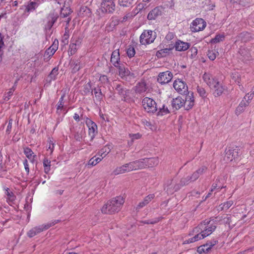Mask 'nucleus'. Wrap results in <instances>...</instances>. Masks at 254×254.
Here are the masks:
<instances>
[{
  "instance_id": "45",
  "label": "nucleus",
  "mask_w": 254,
  "mask_h": 254,
  "mask_svg": "<svg viewBox=\"0 0 254 254\" xmlns=\"http://www.w3.org/2000/svg\"><path fill=\"white\" fill-rule=\"evenodd\" d=\"M161 219V217H157L152 219L142 221L141 222L146 224H154L158 223Z\"/></svg>"
},
{
  "instance_id": "6",
  "label": "nucleus",
  "mask_w": 254,
  "mask_h": 254,
  "mask_svg": "<svg viewBox=\"0 0 254 254\" xmlns=\"http://www.w3.org/2000/svg\"><path fill=\"white\" fill-rule=\"evenodd\" d=\"M155 38L152 30H144L140 36V42L142 45L149 44L153 42Z\"/></svg>"
},
{
  "instance_id": "14",
  "label": "nucleus",
  "mask_w": 254,
  "mask_h": 254,
  "mask_svg": "<svg viewBox=\"0 0 254 254\" xmlns=\"http://www.w3.org/2000/svg\"><path fill=\"white\" fill-rule=\"evenodd\" d=\"M253 38V35L251 33L244 31L237 36L235 42L241 41L243 43H247L250 41Z\"/></svg>"
},
{
  "instance_id": "27",
  "label": "nucleus",
  "mask_w": 254,
  "mask_h": 254,
  "mask_svg": "<svg viewBox=\"0 0 254 254\" xmlns=\"http://www.w3.org/2000/svg\"><path fill=\"white\" fill-rule=\"evenodd\" d=\"M217 243L218 241L214 239L207 241L205 244L198 247L197 252L200 254L203 253H206L204 249L205 247H206L207 246H214Z\"/></svg>"
},
{
  "instance_id": "51",
  "label": "nucleus",
  "mask_w": 254,
  "mask_h": 254,
  "mask_svg": "<svg viewBox=\"0 0 254 254\" xmlns=\"http://www.w3.org/2000/svg\"><path fill=\"white\" fill-rule=\"evenodd\" d=\"M127 54L128 57H133L135 54L134 48L133 47L130 46L127 50Z\"/></svg>"
},
{
  "instance_id": "53",
  "label": "nucleus",
  "mask_w": 254,
  "mask_h": 254,
  "mask_svg": "<svg viewBox=\"0 0 254 254\" xmlns=\"http://www.w3.org/2000/svg\"><path fill=\"white\" fill-rule=\"evenodd\" d=\"M197 91L201 97L204 98L206 96V91L203 87L197 86Z\"/></svg>"
},
{
  "instance_id": "50",
  "label": "nucleus",
  "mask_w": 254,
  "mask_h": 254,
  "mask_svg": "<svg viewBox=\"0 0 254 254\" xmlns=\"http://www.w3.org/2000/svg\"><path fill=\"white\" fill-rule=\"evenodd\" d=\"M58 74V68H54L49 74L51 79H55L56 76Z\"/></svg>"
},
{
  "instance_id": "16",
  "label": "nucleus",
  "mask_w": 254,
  "mask_h": 254,
  "mask_svg": "<svg viewBox=\"0 0 254 254\" xmlns=\"http://www.w3.org/2000/svg\"><path fill=\"white\" fill-rule=\"evenodd\" d=\"M115 88L117 93L123 98L122 100L126 101L129 90L125 88L121 84H116Z\"/></svg>"
},
{
  "instance_id": "1",
  "label": "nucleus",
  "mask_w": 254,
  "mask_h": 254,
  "mask_svg": "<svg viewBox=\"0 0 254 254\" xmlns=\"http://www.w3.org/2000/svg\"><path fill=\"white\" fill-rule=\"evenodd\" d=\"M124 203L123 197L117 196L109 200L101 208L103 213L112 214L118 212Z\"/></svg>"
},
{
  "instance_id": "13",
  "label": "nucleus",
  "mask_w": 254,
  "mask_h": 254,
  "mask_svg": "<svg viewBox=\"0 0 254 254\" xmlns=\"http://www.w3.org/2000/svg\"><path fill=\"white\" fill-rule=\"evenodd\" d=\"M163 12V8L161 6H157L149 12L147 15L149 20H154L158 16H161Z\"/></svg>"
},
{
  "instance_id": "7",
  "label": "nucleus",
  "mask_w": 254,
  "mask_h": 254,
  "mask_svg": "<svg viewBox=\"0 0 254 254\" xmlns=\"http://www.w3.org/2000/svg\"><path fill=\"white\" fill-rule=\"evenodd\" d=\"M101 10L103 13H113L115 10L114 0H103L101 3Z\"/></svg>"
},
{
  "instance_id": "52",
  "label": "nucleus",
  "mask_w": 254,
  "mask_h": 254,
  "mask_svg": "<svg viewBox=\"0 0 254 254\" xmlns=\"http://www.w3.org/2000/svg\"><path fill=\"white\" fill-rule=\"evenodd\" d=\"M77 46H78L76 45V44L71 43V44L69 45V52L71 55L75 53L77 50Z\"/></svg>"
},
{
  "instance_id": "62",
  "label": "nucleus",
  "mask_w": 254,
  "mask_h": 254,
  "mask_svg": "<svg viewBox=\"0 0 254 254\" xmlns=\"http://www.w3.org/2000/svg\"><path fill=\"white\" fill-rule=\"evenodd\" d=\"M165 5L167 7L172 8L174 5V0H167L165 2Z\"/></svg>"
},
{
  "instance_id": "15",
  "label": "nucleus",
  "mask_w": 254,
  "mask_h": 254,
  "mask_svg": "<svg viewBox=\"0 0 254 254\" xmlns=\"http://www.w3.org/2000/svg\"><path fill=\"white\" fill-rule=\"evenodd\" d=\"M167 48L158 51L156 54V56L160 58L165 57L167 54L170 53V52L175 48V44L173 41L171 42L170 44L167 45Z\"/></svg>"
},
{
  "instance_id": "30",
  "label": "nucleus",
  "mask_w": 254,
  "mask_h": 254,
  "mask_svg": "<svg viewBox=\"0 0 254 254\" xmlns=\"http://www.w3.org/2000/svg\"><path fill=\"white\" fill-rule=\"evenodd\" d=\"M39 4L40 2L38 1H30L25 6V12L29 13L34 11L39 6Z\"/></svg>"
},
{
  "instance_id": "55",
  "label": "nucleus",
  "mask_w": 254,
  "mask_h": 254,
  "mask_svg": "<svg viewBox=\"0 0 254 254\" xmlns=\"http://www.w3.org/2000/svg\"><path fill=\"white\" fill-rule=\"evenodd\" d=\"M65 97V95L63 94L61 96L60 100L58 103L57 110L63 109L64 107V99Z\"/></svg>"
},
{
  "instance_id": "24",
  "label": "nucleus",
  "mask_w": 254,
  "mask_h": 254,
  "mask_svg": "<svg viewBox=\"0 0 254 254\" xmlns=\"http://www.w3.org/2000/svg\"><path fill=\"white\" fill-rule=\"evenodd\" d=\"M145 164V168L153 167L157 166L159 163V159L157 157L143 158Z\"/></svg>"
},
{
  "instance_id": "64",
  "label": "nucleus",
  "mask_w": 254,
  "mask_h": 254,
  "mask_svg": "<svg viewBox=\"0 0 254 254\" xmlns=\"http://www.w3.org/2000/svg\"><path fill=\"white\" fill-rule=\"evenodd\" d=\"M99 81L103 83H106L109 82V79L107 76L105 75H101L99 78Z\"/></svg>"
},
{
  "instance_id": "38",
  "label": "nucleus",
  "mask_w": 254,
  "mask_h": 254,
  "mask_svg": "<svg viewBox=\"0 0 254 254\" xmlns=\"http://www.w3.org/2000/svg\"><path fill=\"white\" fill-rule=\"evenodd\" d=\"M135 0H119V4L123 7H129L135 3Z\"/></svg>"
},
{
  "instance_id": "10",
  "label": "nucleus",
  "mask_w": 254,
  "mask_h": 254,
  "mask_svg": "<svg viewBox=\"0 0 254 254\" xmlns=\"http://www.w3.org/2000/svg\"><path fill=\"white\" fill-rule=\"evenodd\" d=\"M176 91L181 95H187L188 93V88L186 83L180 79H176Z\"/></svg>"
},
{
  "instance_id": "3",
  "label": "nucleus",
  "mask_w": 254,
  "mask_h": 254,
  "mask_svg": "<svg viewBox=\"0 0 254 254\" xmlns=\"http://www.w3.org/2000/svg\"><path fill=\"white\" fill-rule=\"evenodd\" d=\"M60 221L61 220H55L52 221L46 224L35 227L27 232V236L29 238H32L41 232L43 231L44 230L48 229L49 228L55 225L56 224L59 223Z\"/></svg>"
},
{
  "instance_id": "28",
  "label": "nucleus",
  "mask_w": 254,
  "mask_h": 254,
  "mask_svg": "<svg viewBox=\"0 0 254 254\" xmlns=\"http://www.w3.org/2000/svg\"><path fill=\"white\" fill-rule=\"evenodd\" d=\"M78 15L82 17H89L91 15V11L87 6H83L80 7Z\"/></svg>"
},
{
  "instance_id": "37",
  "label": "nucleus",
  "mask_w": 254,
  "mask_h": 254,
  "mask_svg": "<svg viewBox=\"0 0 254 254\" xmlns=\"http://www.w3.org/2000/svg\"><path fill=\"white\" fill-rule=\"evenodd\" d=\"M5 190V194L7 196V201L8 202H13L15 200V195L12 191H10L8 188H7Z\"/></svg>"
},
{
  "instance_id": "32",
  "label": "nucleus",
  "mask_w": 254,
  "mask_h": 254,
  "mask_svg": "<svg viewBox=\"0 0 254 254\" xmlns=\"http://www.w3.org/2000/svg\"><path fill=\"white\" fill-rule=\"evenodd\" d=\"M249 104V102L248 101L243 100L237 107L236 109V114L238 115L240 114L245 110L246 107H247Z\"/></svg>"
},
{
  "instance_id": "18",
  "label": "nucleus",
  "mask_w": 254,
  "mask_h": 254,
  "mask_svg": "<svg viewBox=\"0 0 254 254\" xmlns=\"http://www.w3.org/2000/svg\"><path fill=\"white\" fill-rule=\"evenodd\" d=\"M59 15L57 13H50L48 17V21L45 25L46 30H50L54 23L57 21Z\"/></svg>"
},
{
  "instance_id": "46",
  "label": "nucleus",
  "mask_w": 254,
  "mask_h": 254,
  "mask_svg": "<svg viewBox=\"0 0 254 254\" xmlns=\"http://www.w3.org/2000/svg\"><path fill=\"white\" fill-rule=\"evenodd\" d=\"M190 53V58L191 59L195 58L197 54V49L195 47H191L188 52Z\"/></svg>"
},
{
  "instance_id": "40",
  "label": "nucleus",
  "mask_w": 254,
  "mask_h": 254,
  "mask_svg": "<svg viewBox=\"0 0 254 254\" xmlns=\"http://www.w3.org/2000/svg\"><path fill=\"white\" fill-rule=\"evenodd\" d=\"M43 166L45 173L48 174L50 170L51 161L47 158H45L43 160Z\"/></svg>"
},
{
  "instance_id": "26",
  "label": "nucleus",
  "mask_w": 254,
  "mask_h": 254,
  "mask_svg": "<svg viewBox=\"0 0 254 254\" xmlns=\"http://www.w3.org/2000/svg\"><path fill=\"white\" fill-rule=\"evenodd\" d=\"M129 165L128 163H126L121 166L118 167L113 171V173L115 175L119 174H124L126 172H130L129 170Z\"/></svg>"
},
{
  "instance_id": "33",
  "label": "nucleus",
  "mask_w": 254,
  "mask_h": 254,
  "mask_svg": "<svg viewBox=\"0 0 254 254\" xmlns=\"http://www.w3.org/2000/svg\"><path fill=\"white\" fill-rule=\"evenodd\" d=\"M70 20H71V18L68 17L67 18L66 21H65L66 23V26L65 28V33L64 34L63 38H62V42L64 44H66L68 43V39L69 38L68 25L69 24Z\"/></svg>"
},
{
  "instance_id": "36",
  "label": "nucleus",
  "mask_w": 254,
  "mask_h": 254,
  "mask_svg": "<svg viewBox=\"0 0 254 254\" xmlns=\"http://www.w3.org/2000/svg\"><path fill=\"white\" fill-rule=\"evenodd\" d=\"M72 12L71 8L69 7H64L61 8L60 15L61 17H68Z\"/></svg>"
},
{
  "instance_id": "22",
  "label": "nucleus",
  "mask_w": 254,
  "mask_h": 254,
  "mask_svg": "<svg viewBox=\"0 0 254 254\" xmlns=\"http://www.w3.org/2000/svg\"><path fill=\"white\" fill-rule=\"evenodd\" d=\"M111 62L115 66H119V65L121 64L120 62L119 50H116L114 51L111 55Z\"/></svg>"
},
{
  "instance_id": "4",
  "label": "nucleus",
  "mask_w": 254,
  "mask_h": 254,
  "mask_svg": "<svg viewBox=\"0 0 254 254\" xmlns=\"http://www.w3.org/2000/svg\"><path fill=\"white\" fill-rule=\"evenodd\" d=\"M142 103L144 109L148 113H154L158 111L156 103L151 98L148 97L144 98Z\"/></svg>"
},
{
  "instance_id": "31",
  "label": "nucleus",
  "mask_w": 254,
  "mask_h": 254,
  "mask_svg": "<svg viewBox=\"0 0 254 254\" xmlns=\"http://www.w3.org/2000/svg\"><path fill=\"white\" fill-rule=\"evenodd\" d=\"M58 41L55 40L53 45L46 51V53L47 55H49V56H52L58 48Z\"/></svg>"
},
{
  "instance_id": "11",
  "label": "nucleus",
  "mask_w": 254,
  "mask_h": 254,
  "mask_svg": "<svg viewBox=\"0 0 254 254\" xmlns=\"http://www.w3.org/2000/svg\"><path fill=\"white\" fill-rule=\"evenodd\" d=\"M173 78V74L169 71L160 73L158 77L157 81L161 84L168 83Z\"/></svg>"
},
{
  "instance_id": "43",
  "label": "nucleus",
  "mask_w": 254,
  "mask_h": 254,
  "mask_svg": "<svg viewBox=\"0 0 254 254\" xmlns=\"http://www.w3.org/2000/svg\"><path fill=\"white\" fill-rule=\"evenodd\" d=\"M72 64L73 67L72 69V72L73 73L78 71L81 67L80 62L79 61V60H76L75 62H73Z\"/></svg>"
},
{
  "instance_id": "19",
  "label": "nucleus",
  "mask_w": 254,
  "mask_h": 254,
  "mask_svg": "<svg viewBox=\"0 0 254 254\" xmlns=\"http://www.w3.org/2000/svg\"><path fill=\"white\" fill-rule=\"evenodd\" d=\"M85 134V129L84 126H81L76 128L74 132V138L78 141H81Z\"/></svg>"
},
{
  "instance_id": "2",
  "label": "nucleus",
  "mask_w": 254,
  "mask_h": 254,
  "mask_svg": "<svg viewBox=\"0 0 254 254\" xmlns=\"http://www.w3.org/2000/svg\"><path fill=\"white\" fill-rule=\"evenodd\" d=\"M215 224V222L213 220H205L195 227L193 229V231L195 233H201V236L206 237L216 229Z\"/></svg>"
},
{
  "instance_id": "25",
  "label": "nucleus",
  "mask_w": 254,
  "mask_h": 254,
  "mask_svg": "<svg viewBox=\"0 0 254 254\" xmlns=\"http://www.w3.org/2000/svg\"><path fill=\"white\" fill-rule=\"evenodd\" d=\"M187 101V96L184 94L176 97V109H179L184 106Z\"/></svg>"
},
{
  "instance_id": "5",
  "label": "nucleus",
  "mask_w": 254,
  "mask_h": 254,
  "mask_svg": "<svg viewBox=\"0 0 254 254\" xmlns=\"http://www.w3.org/2000/svg\"><path fill=\"white\" fill-rule=\"evenodd\" d=\"M225 152L224 160L229 162L237 158L240 153V149L238 147H229L226 149Z\"/></svg>"
},
{
  "instance_id": "12",
  "label": "nucleus",
  "mask_w": 254,
  "mask_h": 254,
  "mask_svg": "<svg viewBox=\"0 0 254 254\" xmlns=\"http://www.w3.org/2000/svg\"><path fill=\"white\" fill-rule=\"evenodd\" d=\"M128 164L130 171L145 168V164L143 158L129 162Z\"/></svg>"
},
{
  "instance_id": "47",
  "label": "nucleus",
  "mask_w": 254,
  "mask_h": 254,
  "mask_svg": "<svg viewBox=\"0 0 254 254\" xmlns=\"http://www.w3.org/2000/svg\"><path fill=\"white\" fill-rule=\"evenodd\" d=\"M225 36L224 35H216L215 37L212 39L211 42L214 43H219L224 40Z\"/></svg>"
},
{
  "instance_id": "54",
  "label": "nucleus",
  "mask_w": 254,
  "mask_h": 254,
  "mask_svg": "<svg viewBox=\"0 0 254 254\" xmlns=\"http://www.w3.org/2000/svg\"><path fill=\"white\" fill-rule=\"evenodd\" d=\"M82 41V37H78L76 38H72L71 40V43L76 44V45L79 46Z\"/></svg>"
},
{
  "instance_id": "63",
  "label": "nucleus",
  "mask_w": 254,
  "mask_h": 254,
  "mask_svg": "<svg viewBox=\"0 0 254 254\" xmlns=\"http://www.w3.org/2000/svg\"><path fill=\"white\" fill-rule=\"evenodd\" d=\"M174 189V187L173 186V185H170L167 186V187L165 189H166V191L168 194H172L175 192Z\"/></svg>"
},
{
  "instance_id": "60",
  "label": "nucleus",
  "mask_w": 254,
  "mask_h": 254,
  "mask_svg": "<svg viewBox=\"0 0 254 254\" xmlns=\"http://www.w3.org/2000/svg\"><path fill=\"white\" fill-rule=\"evenodd\" d=\"M96 164H97V163L95 161L94 157H92V158H91L89 160V161H88V163L87 164L86 166H87V167L88 168H91V167H92L93 166H95Z\"/></svg>"
},
{
  "instance_id": "61",
  "label": "nucleus",
  "mask_w": 254,
  "mask_h": 254,
  "mask_svg": "<svg viewBox=\"0 0 254 254\" xmlns=\"http://www.w3.org/2000/svg\"><path fill=\"white\" fill-rule=\"evenodd\" d=\"M207 170V167L205 166H202L201 168H199L198 170H197L195 172L196 173H197V175L199 176V177L202 175L205 172V171Z\"/></svg>"
},
{
  "instance_id": "48",
  "label": "nucleus",
  "mask_w": 254,
  "mask_h": 254,
  "mask_svg": "<svg viewBox=\"0 0 254 254\" xmlns=\"http://www.w3.org/2000/svg\"><path fill=\"white\" fill-rule=\"evenodd\" d=\"M232 79L235 80V81L240 86L241 84V78L240 74L237 72H235L232 73Z\"/></svg>"
},
{
  "instance_id": "42",
  "label": "nucleus",
  "mask_w": 254,
  "mask_h": 254,
  "mask_svg": "<svg viewBox=\"0 0 254 254\" xmlns=\"http://www.w3.org/2000/svg\"><path fill=\"white\" fill-rule=\"evenodd\" d=\"M158 110H159L158 115H164L169 113L168 108L164 105H163L161 107H158Z\"/></svg>"
},
{
  "instance_id": "9",
  "label": "nucleus",
  "mask_w": 254,
  "mask_h": 254,
  "mask_svg": "<svg viewBox=\"0 0 254 254\" xmlns=\"http://www.w3.org/2000/svg\"><path fill=\"white\" fill-rule=\"evenodd\" d=\"M86 124L88 127V134L90 136V140H92L97 133V126L89 118L86 120Z\"/></svg>"
},
{
  "instance_id": "34",
  "label": "nucleus",
  "mask_w": 254,
  "mask_h": 254,
  "mask_svg": "<svg viewBox=\"0 0 254 254\" xmlns=\"http://www.w3.org/2000/svg\"><path fill=\"white\" fill-rule=\"evenodd\" d=\"M93 92L97 101H101L103 100L104 95L102 93L101 90L99 87L94 88L92 91V92Z\"/></svg>"
},
{
  "instance_id": "58",
  "label": "nucleus",
  "mask_w": 254,
  "mask_h": 254,
  "mask_svg": "<svg viewBox=\"0 0 254 254\" xmlns=\"http://www.w3.org/2000/svg\"><path fill=\"white\" fill-rule=\"evenodd\" d=\"M15 89V87L13 86L12 88L9 89V91L7 93V95L5 97L4 100L8 101L10 97L12 95Z\"/></svg>"
},
{
  "instance_id": "20",
  "label": "nucleus",
  "mask_w": 254,
  "mask_h": 254,
  "mask_svg": "<svg viewBox=\"0 0 254 254\" xmlns=\"http://www.w3.org/2000/svg\"><path fill=\"white\" fill-rule=\"evenodd\" d=\"M154 197V194H150L146 196L142 201L139 202L137 205L136 210L138 211L140 209L147 205Z\"/></svg>"
},
{
  "instance_id": "21",
  "label": "nucleus",
  "mask_w": 254,
  "mask_h": 254,
  "mask_svg": "<svg viewBox=\"0 0 254 254\" xmlns=\"http://www.w3.org/2000/svg\"><path fill=\"white\" fill-rule=\"evenodd\" d=\"M190 46L189 43L185 42L180 40L176 41V51H185L187 50Z\"/></svg>"
},
{
  "instance_id": "49",
  "label": "nucleus",
  "mask_w": 254,
  "mask_h": 254,
  "mask_svg": "<svg viewBox=\"0 0 254 254\" xmlns=\"http://www.w3.org/2000/svg\"><path fill=\"white\" fill-rule=\"evenodd\" d=\"M190 181V176H187L181 179L179 185L180 186H184L188 184Z\"/></svg>"
},
{
  "instance_id": "35",
  "label": "nucleus",
  "mask_w": 254,
  "mask_h": 254,
  "mask_svg": "<svg viewBox=\"0 0 254 254\" xmlns=\"http://www.w3.org/2000/svg\"><path fill=\"white\" fill-rule=\"evenodd\" d=\"M147 90L146 84L144 82H140L137 84L135 86V92L139 94H141L145 92Z\"/></svg>"
},
{
  "instance_id": "23",
  "label": "nucleus",
  "mask_w": 254,
  "mask_h": 254,
  "mask_svg": "<svg viewBox=\"0 0 254 254\" xmlns=\"http://www.w3.org/2000/svg\"><path fill=\"white\" fill-rule=\"evenodd\" d=\"M202 78L210 88H212V85L217 81V79H215L212 75L206 72L203 75Z\"/></svg>"
},
{
  "instance_id": "44",
  "label": "nucleus",
  "mask_w": 254,
  "mask_h": 254,
  "mask_svg": "<svg viewBox=\"0 0 254 254\" xmlns=\"http://www.w3.org/2000/svg\"><path fill=\"white\" fill-rule=\"evenodd\" d=\"M216 53L218 54L215 50H208L207 52L208 58L211 61H214L216 58Z\"/></svg>"
},
{
  "instance_id": "39",
  "label": "nucleus",
  "mask_w": 254,
  "mask_h": 254,
  "mask_svg": "<svg viewBox=\"0 0 254 254\" xmlns=\"http://www.w3.org/2000/svg\"><path fill=\"white\" fill-rule=\"evenodd\" d=\"M24 153L29 159H31V161H33V158L35 157V156L33 155L34 153L30 148L27 147L25 148L24 150Z\"/></svg>"
},
{
  "instance_id": "57",
  "label": "nucleus",
  "mask_w": 254,
  "mask_h": 254,
  "mask_svg": "<svg viewBox=\"0 0 254 254\" xmlns=\"http://www.w3.org/2000/svg\"><path fill=\"white\" fill-rule=\"evenodd\" d=\"M233 204V201L232 200H229L227 201L226 202H225L223 204H221L223 206H222L221 208L222 209H228Z\"/></svg>"
},
{
  "instance_id": "59",
  "label": "nucleus",
  "mask_w": 254,
  "mask_h": 254,
  "mask_svg": "<svg viewBox=\"0 0 254 254\" xmlns=\"http://www.w3.org/2000/svg\"><path fill=\"white\" fill-rule=\"evenodd\" d=\"M174 34L173 32H169L166 36V40L168 42V44L171 43V41L174 38Z\"/></svg>"
},
{
  "instance_id": "17",
  "label": "nucleus",
  "mask_w": 254,
  "mask_h": 254,
  "mask_svg": "<svg viewBox=\"0 0 254 254\" xmlns=\"http://www.w3.org/2000/svg\"><path fill=\"white\" fill-rule=\"evenodd\" d=\"M210 88L214 89L213 95L215 97L220 96L224 90V88L222 83L218 80L212 85V88Z\"/></svg>"
},
{
  "instance_id": "56",
  "label": "nucleus",
  "mask_w": 254,
  "mask_h": 254,
  "mask_svg": "<svg viewBox=\"0 0 254 254\" xmlns=\"http://www.w3.org/2000/svg\"><path fill=\"white\" fill-rule=\"evenodd\" d=\"M3 36L0 33V62L1 60L2 50L1 49L4 46V42L3 41Z\"/></svg>"
},
{
  "instance_id": "29",
  "label": "nucleus",
  "mask_w": 254,
  "mask_h": 254,
  "mask_svg": "<svg viewBox=\"0 0 254 254\" xmlns=\"http://www.w3.org/2000/svg\"><path fill=\"white\" fill-rule=\"evenodd\" d=\"M117 68L119 69V75L122 78H124L127 76H129L130 74V71L128 68H126L123 64L119 65V66H117Z\"/></svg>"
},
{
  "instance_id": "41",
  "label": "nucleus",
  "mask_w": 254,
  "mask_h": 254,
  "mask_svg": "<svg viewBox=\"0 0 254 254\" xmlns=\"http://www.w3.org/2000/svg\"><path fill=\"white\" fill-rule=\"evenodd\" d=\"M111 151V149L109 145H106L103 147L99 152V154L100 156L105 157Z\"/></svg>"
},
{
  "instance_id": "8",
  "label": "nucleus",
  "mask_w": 254,
  "mask_h": 254,
  "mask_svg": "<svg viewBox=\"0 0 254 254\" xmlns=\"http://www.w3.org/2000/svg\"><path fill=\"white\" fill-rule=\"evenodd\" d=\"M206 27V22L202 18H196L190 25L191 31L193 32H198L202 30Z\"/></svg>"
}]
</instances>
